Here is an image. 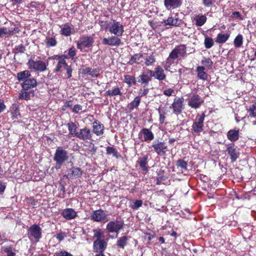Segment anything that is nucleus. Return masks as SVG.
Wrapping results in <instances>:
<instances>
[{"label": "nucleus", "mask_w": 256, "mask_h": 256, "mask_svg": "<svg viewBox=\"0 0 256 256\" xmlns=\"http://www.w3.org/2000/svg\"><path fill=\"white\" fill-rule=\"evenodd\" d=\"M37 82L35 78H29L26 80L22 82V86L24 90H28L31 88L36 87Z\"/></svg>", "instance_id": "nucleus-22"}, {"label": "nucleus", "mask_w": 256, "mask_h": 256, "mask_svg": "<svg viewBox=\"0 0 256 256\" xmlns=\"http://www.w3.org/2000/svg\"><path fill=\"white\" fill-rule=\"evenodd\" d=\"M2 250L7 254L6 256H15L16 255V250L11 246L2 247Z\"/></svg>", "instance_id": "nucleus-36"}, {"label": "nucleus", "mask_w": 256, "mask_h": 256, "mask_svg": "<svg viewBox=\"0 0 256 256\" xmlns=\"http://www.w3.org/2000/svg\"><path fill=\"white\" fill-rule=\"evenodd\" d=\"M68 55L72 58H73L74 56H75V55H76V50H75V48L74 47L70 48L69 49Z\"/></svg>", "instance_id": "nucleus-63"}, {"label": "nucleus", "mask_w": 256, "mask_h": 256, "mask_svg": "<svg viewBox=\"0 0 256 256\" xmlns=\"http://www.w3.org/2000/svg\"><path fill=\"white\" fill-rule=\"evenodd\" d=\"M230 34H218L216 38V42L218 44H222L226 42L229 38Z\"/></svg>", "instance_id": "nucleus-31"}, {"label": "nucleus", "mask_w": 256, "mask_h": 256, "mask_svg": "<svg viewBox=\"0 0 256 256\" xmlns=\"http://www.w3.org/2000/svg\"><path fill=\"white\" fill-rule=\"evenodd\" d=\"M62 216L66 220H71L76 218L77 216V213L74 209L72 208H67L62 210Z\"/></svg>", "instance_id": "nucleus-19"}, {"label": "nucleus", "mask_w": 256, "mask_h": 256, "mask_svg": "<svg viewBox=\"0 0 256 256\" xmlns=\"http://www.w3.org/2000/svg\"><path fill=\"white\" fill-rule=\"evenodd\" d=\"M102 44L110 46H118L121 44V40L116 36H111L102 40Z\"/></svg>", "instance_id": "nucleus-15"}, {"label": "nucleus", "mask_w": 256, "mask_h": 256, "mask_svg": "<svg viewBox=\"0 0 256 256\" xmlns=\"http://www.w3.org/2000/svg\"><path fill=\"white\" fill-rule=\"evenodd\" d=\"M152 77V74L148 72V74L142 73L139 76L138 82L142 84H148L151 80Z\"/></svg>", "instance_id": "nucleus-34"}, {"label": "nucleus", "mask_w": 256, "mask_h": 256, "mask_svg": "<svg viewBox=\"0 0 256 256\" xmlns=\"http://www.w3.org/2000/svg\"><path fill=\"white\" fill-rule=\"evenodd\" d=\"M243 44V36L241 34H238L234 39V44L236 48H240Z\"/></svg>", "instance_id": "nucleus-44"}, {"label": "nucleus", "mask_w": 256, "mask_h": 256, "mask_svg": "<svg viewBox=\"0 0 256 256\" xmlns=\"http://www.w3.org/2000/svg\"><path fill=\"white\" fill-rule=\"evenodd\" d=\"M106 152L108 154H112L114 156H117L118 152L116 150L112 147L108 146L106 148Z\"/></svg>", "instance_id": "nucleus-54"}, {"label": "nucleus", "mask_w": 256, "mask_h": 256, "mask_svg": "<svg viewBox=\"0 0 256 256\" xmlns=\"http://www.w3.org/2000/svg\"><path fill=\"white\" fill-rule=\"evenodd\" d=\"M140 102V96H136L134 100H132L130 104H129L128 106L130 110H132L135 108H137Z\"/></svg>", "instance_id": "nucleus-40"}, {"label": "nucleus", "mask_w": 256, "mask_h": 256, "mask_svg": "<svg viewBox=\"0 0 256 256\" xmlns=\"http://www.w3.org/2000/svg\"><path fill=\"white\" fill-rule=\"evenodd\" d=\"M107 246L104 240H96L94 242L93 248L95 252H104Z\"/></svg>", "instance_id": "nucleus-14"}, {"label": "nucleus", "mask_w": 256, "mask_h": 256, "mask_svg": "<svg viewBox=\"0 0 256 256\" xmlns=\"http://www.w3.org/2000/svg\"><path fill=\"white\" fill-rule=\"evenodd\" d=\"M149 92V90L148 88H144L143 90L140 89V90L139 94L140 95V96H146Z\"/></svg>", "instance_id": "nucleus-62"}, {"label": "nucleus", "mask_w": 256, "mask_h": 256, "mask_svg": "<svg viewBox=\"0 0 256 256\" xmlns=\"http://www.w3.org/2000/svg\"><path fill=\"white\" fill-rule=\"evenodd\" d=\"M44 43L48 48L54 47L56 46L58 42L56 36L52 34L46 36L44 40Z\"/></svg>", "instance_id": "nucleus-25"}, {"label": "nucleus", "mask_w": 256, "mask_h": 256, "mask_svg": "<svg viewBox=\"0 0 256 256\" xmlns=\"http://www.w3.org/2000/svg\"><path fill=\"white\" fill-rule=\"evenodd\" d=\"M175 58H184L186 55V46L185 45L180 44L176 46L170 53Z\"/></svg>", "instance_id": "nucleus-13"}, {"label": "nucleus", "mask_w": 256, "mask_h": 256, "mask_svg": "<svg viewBox=\"0 0 256 256\" xmlns=\"http://www.w3.org/2000/svg\"><path fill=\"white\" fill-rule=\"evenodd\" d=\"M128 238L126 236H124L120 238L117 241L116 245L118 248H124L126 245Z\"/></svg>", "instance_id": "nucleus-47"}, {"label": "nucleus", "mask_w": 256, "mask_h": 256, "mask_svg": "<svg viewBox=\"0 0 256 256\" xmlns=\"http://www.w3.org/2000/svg\"><path fill=\"white\" fill-rule=\"evenodd\" d=\"M176 59L170 54L166 61L163 62V66L166 70H168L171 66L174 64Z\"/></svg>", "instance_id": "nucleus-33"}, {"label": "nucleus", "mask_w": 256, "mask_h": 256, "mask_svg": "<svg viewBox=\"0 0 256 256\" xmlns=\"http://www.w3.org/2000/svg\"><path fill=\"white\" fill-rule=\"evenodd\" d=\"M239 134L238 129L230 130L227 133V138L231 142H236L239 138Z\"/></svg>", "instance_id": "nucleus-24"}, {"label": "nucleus", "mask_w": 256, "mask_h": 256, "mask_svg": "<svg viewBox=\"0 0 256 256\" xmlns=\"http://www.w3.org/2000/svg\"><path fill=\"white\" fill-rule=\"evenodd\" d=\"M48 64V60L42 61L41 60H30L28 62V66L30 69L40 72L45 71Z\"/></svg>", "instance_id": "nucleus-1"}, {"label": "nucleus", "mask_w": 256, "mask_h": 256, "mask_svg": "<svg viewBox=\"0 0 256 256\" xmlns=\"http://www.w3.org/2000/svg\"><path fill=\"white\" fill-rule=\"evenodd\" d=\"M142 200H136L134 204L131 206V208L133 210H138L142 206Z\"/></svg>", "instance_id": "nucleus-52"}, {"label": "nucleus", "mask_w": 256, "mask_h": 256, "mask_svg": "<svg viewBox=\"0 0 256 256\" xmlns=\"http://www.w3.org/2000/svg\"><path fill=\"white\" fill-rule=\"evenodd\" d=\"M13 34V30H8L7 28L3 27L0 28V37H3L6 34Z\"/></svg>", "instance_id": "nucleus-51"}, {"label": "nucleus", "mask_w": 256, "mask_h": 256, "mask_svg": "<svg viewBox=\"0 0 256 256\" xmlns=\"http://www.w3.org/2000/svg\"><path fill=\"white\" fill-rule=\"evenodd\" d=\"M60 34L64 36H70L72 34V28L68 24H64L62 27Z\"/></svg>", "instance_id": "nucleus-37"}, {"label": "nucleus", "mask_w": 256, "mask_h": 256, "mask_svg": "<svg viewBox=\"0 0 256 256\" xmlns=\"http://www.w3.org/2000/svg\"><path fill=\"white\" fill-rule=\"evenodd\" d=\"M204 66H198L196 68V71L198 73V78L202 80H206L208 78V74L204 72Z\"/></svg>", "instance_id": "nucleus-32"}, {"label": "nucleus", "mask_w": 256, "mask_h": 256, "mask_svg": "<svg viewBox=\"0 0 256 256\" xmlns=\"http://www.w3.org/2000/svg\"><path fill=\"white\" fill-rule=\"evenodd\" d=\"M249 116L256 118V102L250 105L248 108H246Z\"/></svg>", "instance_id": "nucleus-45"}, {"label": "nucleus", "mask_w": 256, "mask_h": 256, "mask_svg": "<svg viewBox=\"0 0 256 256\" xmlns=\"http://www.w3.org/2000/svg\"><path fill=\"white\" fill-rule=\"evenodd\" d=\"M139 136H142V141L149 142L154 138V134L148 128H142L138 134Z\"/></svg>", "instance_id": "nucleus-16"}, {"label": "nucleus", "mask_w": 256, "mask_h": 256, "mask_svg": "<svg viewBox=\"0 0 256 256\" xmlns=\"http://www.w3.org/2000/svg\"><path fill=\"white\" fill-rule=\"evenodd\" d=\"M202 66H204L206 70H210L212 68L213 62L212 60L209 58H204L202 60Z\"/></svg>", "instance_id": "nucleus-42"}, {"label": "nucleus", "mask_w": 256, "mask_h": 256, "mask_svg": "<svg viewBox=\"0 0 256 256\" xmlns=\"http://www.w3.org/2000/svg\"><path fill=\"white\" fill-rule=\"evenodd\" d=\"M206 117L205 113L203 112L201 114H198L192 125V130L193 132L200 134L204 128V122Z\"/></svg>", "instance_id": "nucleus-2"}, {"label": "nucleus", "mask_w": 256, "mask_h": 256, "mask_svg": "<svg viewBox=\"0 0 256 256\" xmlns=\"http://www.w3.org/2000/svg\"><path fill=\"white\" fill-rule=\"evenodd\" d=\"M82 74H89L93 78H96L100 74V70L98 68H86L82 70Z\"/></svg>", "instance_id": "nucleus-30"}, {"label": "nucleus", "mask_w": 256, "mask_h": 256, "mask_svg": "<svg viewBox=\"0 0 256 256\" xmlns=\"http://www.w3.org/2000/svg\"><path fill=\"white\" fill-rule=\"evenodd\" d=\"M156 62V59L155 56L153 54H152L146 57L144 63L146 66H151L154 65Z\"/></svg>", "instance_id": "nucleus-39"}, {"label": "nucleus", "mask_w": 256, "mask_h": 256, "mask_svg": "<svg viewBox=\"0 0 256 256\" xmlns=\"http://www.w3.org/2000/svg\"><path fill=\"white\" fill-rule=\"evenodd\" d=\"M109 32L114 36H120L124 32V28L121 23L114 20L109 28Z\"/></svg>", "instance_id": "nucleus-8"}, {"label": "nucleus", "mask_w": 256, "mask_h": 256, "mask_svg": "<svg viewBox=\"0 0 256 256\" xmlns=\"http://www.w3.org/2000/svg\"><path fill=\"white\" fill-rule=\"evenodd\" d=\"M124 222L120 220H112L110 221L106 224V230L110 232L118 233L120 229L124 226Z\"/></svg>", "instance_id": "nucleus-11"}, {"label": "nucleus", "mask_w": 256, "mask_h": 256, "mask_svg": "<svg viewBox=\"0 0 256 256\" xmlns=\"http://www.w3.org/2000/svg\"><path fill=\"white\" fill-rule=\"evenodd\" d=\"M94 238L96 240H102L104 238V232L100 228H96L94 230Z\"/></svg>", "instance_id": "nucleus-49"}, {"label": "nucleus", "mask_w": 256, "mask_h": 256, "mask_svg": "<svg viewBox=\"0 0 256 256\" xmlns=\"http://www.w3.org/2000/svg\"><path fill=\"white\" fill-rule=\"evenodd\" d=\"M122 92L118 88H115L112 90H109L106 91L104 93L105 96H121Z\"/></svg>", "instance_id": "nucleus-38"}, {"label": "nucleus", "mask_w": 256, "mask_h": 256, "mask_svg": "<svg viewBox=\"0 0 256 256\" xmlns=\"http://www.w3.org/2000/svg\"><path fill=\"white\" fill-rule=\"evenodd\" d=\"M227 152L230 156L232 162L236 161L239 156V152L236 151L234 144L228 146Z\"/></svg>", "instance_id": "nucleus-23"}, {"label": "nucleus", "mask_w": 256, "mask_h": 256, "mask_svg": "<svg viewBox=\"0 0 256 256\" xmlns=\"http://www.w3.org/2000/svg\"><path fill=\"white\" fill-rule=\"evenodd\" d=\"M29 238H32L38 241L42 238V229L38 224H34L31 226L28 230Z\"/></svg>", "instance_id": "nucleus-10"}, {"label": "nucleus", "mask_w": 256, "mask_h": 256, "mask_svg": "<svg viewBox=\"0 0 256 256\" xmlns=\"http://www.w3.org/2000/svg\"><path fill=\"white\" fill-rule=\"evenodd\" d=\"M204 44L206 48H210L214 46V40L212 38L206 36L204 39Z\"/></svg>", "instance_id": "nucleus-50"}, {"label": "nucleus", "mask_w": 256, "mask_h": 256, "mask_svg": "<svg viewBox=\"0 0 256 256\" xmlns=\"http://www.w3.org/2000/svg\"><path fill=\"white\" fill-rule=\"evenodd\" d=\"M207 18L206 15H196L193 20V22L198 26H202L206 22Z\"/></svg>", "instance_id": "nucleus-26"}, {"label": "nucleus", "mask_w": 256, "mask_h": 256, "mask_svg": "<svg viewBox=\"0 0 256 256\" xmlns=\"http://www.w3.org/2000/svg\"><path fill=\"white\" fill-rule=\"evenodd\" d=\"M68 157L67 152L62 147H58L56 150L54 159L57 164H59V168H60L62 164L68 160Z\"/></svg>", "instance_id": "nucleus-4"}, {"label": "nucleus", "mask_w": 256, "mask_h": 256, "mask_svg": "<svg viewBox=\"0 0 256 256\" xmlns=\"http://www.w3.org/2000/svg\"><path fill=\"white\" fill-rule=\"evenodd\" d=\"M31 76V73L29 70H25L17 74L16 78L19 82H24Z\"/></svg>", "instance_id": "nucleus-28"}, {"label": "nucleus", "mask_w": 256, "mask_h": 256, "mask_svg": "<svg viewBox=\"0 0 256 256\" xmlns=\"http://www.w3.org/2000/svg\"><path fill=\"white\" fill-rule=\"evenodd\" d=\"M184 99L182 98H175L170 106L173 110V112L176 115L181 114L184 108Z\"/></svg>", "instance_id": "nucleus-9"}, {"label": "nucleus", "mask_w": 256, "mask_h": 256, "mask_svg": "<svg viewBox=\"0 0 256 256\" xmlns=\"http://www.w3.org/2000/svg\"><path fill=\"white\" fill-rule=\"evenodd\" d=\"M231 18H238L240 20H242L244 17L239 12H234L232 14Z\"/></svg>", "instance_id": "nucleus-56"}, {"label": "nucleus", "mask_w": 256, "mask_h": 256, "mask_svg": "<svg viewBox=\"0 0 256 256\" xmlns=\"http://www.w3.org/2000/svg\"><path fill=\"white\" fill-rule=\"evenodd\" d=\"M152 146L154 151L160 156L165 155L168 150V146L164 142L154 141L152 142Z\"/></svg>", "instance_id": "nucleus-6"}, {"label": "nucleus", "mask_w": 256, "mask_h": 256, "mask_svg": "<svg viewBox=\"0 0 256 256\" xmlns=\"http://www.w3.org/2000/svg\"><path fill=\"white\" fill-rule=\"evenodd\" d=\"M215 0H203L202 3L206 6H210L214 3Z\"/></svg>", "instance_id": "nucleus-60"}, {"label": "nucleus", "mask_w": 256, "mask_h": 256, "mask_svg": "<svg viewBox=\"0 0 256 256\" xmlns=\"http://www.w3.org/2000/svg\"><path fill=\"white\" fill-rule=\"evenodd\" d=\"M92 134L90 130L85 128L80 130L76 135V137L82 140H90L92 138Z\"/></svg>", "instance_id": "nucleus-18"}, {"label": "nucleus", "mask_w": 256, "mask_h": 256, "mask_svg": "<svg viewBox=\"0 0 256 256\" xmlns=\"http://www.w3.org/2000/svg\"><path fill=\"white\" fill-rule=\"evenodd\" d=\"M174 90L171 88L166 89L163 91V94L167 96H170L174 94Z\"/></svg>", "instance_id": "nucleus-57"}, {"label": "nucleus", "mask_w": 256, "mask_h": 256, "mask_svg": "<svg viewBox=\"0 0 256 256\" xmlns=\"http://www.w3.org/2000/svg\"><path fill=\"white\" fill-rule=\"evenodd\" d=\"M177 165L178 167H180L182 169L186 170L187 168V162L184 160H178L177 162Z\"/></svg>", "instance_id": "nucleus-55"}, {"label": "nucleus", "mask_w": 256, "mask_h": 256, "mask_svg": "<svg viewBox=\"0 0 256 256\" xmlns=\"http://www.w3.org/2000/svg\"><path fill=\"white\" fill-rule=\"evenodd\" d=\"M164 23L166 26H180L182 22V20H180L178 18V14H176L174 17L170 16L168 19L164 20Z\"/></svg>", "instance_id": "nucleus-17"}, {"label": "nucleus", "mask_w": 256, "mask_h": 256, "mask_svg": "<svg viewBox=\"0 0 256 256\" xmlns=\"http://www.w3.org/2000/svg\"><path fill=\"white\" fill-rule=\"evenodd\" d=\"M108 214L102 209L94 210L91 214V220L96 222H105L108 221Z\"/></svg>", "instance_id": "nucleus-5"}, {"label": "nucleus", "mask_w": 256, "mask_h": 256, "mask_svg": "<svg viewBox=\"0 0 256 256\" xmlns=\"http://www.w3.org/2000/svg\"><path fill=\"white\" fill-rule=\"evenodd\" d=\"M143 54L140 53L136 54L131 56L128 64L130 65H132L135 63L138 62L140 59L142 57Z\"/></svg>", "instance_id": "nucleus-41"}, {"label": "nucleus", "mask_w": 256, "mask_h": 256, "mask_svg": "<svg viewBox=\"0 0 256 256\" xmlns=\"http://www.w3.org/2000/svg\"><path fill=\"white\" fill-rule=\"evenodd\" d=\"M66 126L69 131L68 136L70 137L76 136L78 132H77L78 126L73 122H70L66 124Z\"/></svg>", "instance_id": "nucleus-29"}, {"label": "nucleus", "mask_w": 256, "mask_h": 256, "mask_svg": "<svg viewBox=\"0 0 256 256\" xmlns=\"http://www.w3.org/2000/svg\"><path fill=\"white\" fill-rule=\"evenodd\" d=\"M139 164L143 170L146 172L148 171V169L146 166L148 164V157L144 156L140 158L139 160Z\"/></svg>", "instance_id": "nucleus-48"}, {"label": "nucleus", "mask_w": 256, "mask_h": 256, "mask_svg": "<svg viewBox=\"0 0 256 256\" xmlns=\"http://www.w3.org/2000/svg\"><path fill=\"white\" fill-rule=\"evenodd\" d=\"M124 82L128 84V86H131L132 84H136L135 77L130 75H125Z\"/></svg>", "instance_id": "nucleus-46"}, {"label": "nucleus", "mask_w": 256, "mask_h": 256, "mask_svg": "<svg viewBox=\"0 0 256 256\" xmlns=\"http://www.w3.org/2000/svg\"><path fill=\"white\" fill-rule=\"evenodd\" d=\"M158 114L160 115V119H159L160 123V124H163L164 122V120L166 119V116H165L166 113L164 112H162L160 108H158Z\"/></svg>", "instance_id": "nucleus-53"}, {"label": "nucleus", "mask_w": 256, "mask_h": 256, "mask_svg": "<svg viewBox=\"0 0 256 256\" xmlns=\"http://www.w3.org/2000/svg\"><path fill=\"white\" fill-rule=\"evenodd\" d=\"M66 235L64 232H59L56 236V238L60 241H62Z\"/></svg>", "instance_id": "nucleus-64"}, {"label": "nucleus", "mask_w": 256, "mask_h": 256, "mask_svg": "<svg viewBox=\"0 0 256 256\" xmlns=\"http://www.w3.org/2000/svg\"><path fill=\"white\" fill-rule=\"evenodd\" d=\"M147 72L152 74L154 78L158 80H163L166 78V74L164 70L160 66H156L154 71L147 70Z\"/></svg>", "instance_id": "nucleus-12"}, {"label": "nucleus", "mask_w": 256, "mask_h": 256, "mask_svg": "<svg viewBox=\"0 0 256 256\" xmlns=\"http://www.w3.org/2000/svg\"><path fill=\"white\" fill-rule=\"evenodd\" d=\"M93 132L97 136H100L104 133V125L98 121L93 122Z\"/></svg>", "instance_id": "nucleus-27"}, {"label": "nucleus", "mask_w": 256, "mask_h": 256, "mask_svg": "<svg viewBox=\"0 0 256 256\" xmlns=\"http://www.w3.org/2000/svg\"><path fill=\"white\" fill-rule=\"evenodd\" d=\"M72 100H67L65 102L64 106H62V110H66L67 108L72 107Z\"/></svg>", "instance_id": "nucleus-59"}, {"label": "nucleus", "mask_w": 256, "mask_h": 256, "mask_svg": "<svg viewBox=\"0 0 256 256\" xmlns=\"http://www.w3.org/2000/svg\"><path fill=\"white\" fill-rule=\"evenodd\" d=\"M182 4V0H164V5L168 10L179 8Z\"/></svg>", "instance_id": "nucleus-20"}, {"label": "nucleus", "mask_w": 256, "mask_h": 256, "mask_svg": "<svg viewBox=\"0 0 256 256\" xmlns=\"http://www.w3.org/2000/svg\"><path fill=\"white\" fill-rule=\"evenodd\" d=\"M82 106L80 104H76L72 108V112L75 114H78L80 110H82Z\"/></svg>", "instance_id": "nucleus-58"}, {"label": "nucleus", "mask_w": 256, "mask_h": 256, "mask_svg": "<svg viewBox=\"0 0 256 256\" xmlns=\"http://www.w3.org/2000/svg\"><path fill=\"white\" fill-rule=\"evenodd\" d=\"M82 172L81 169L77 167H72L68 170V176L70 178H78L82 176Z\"/></svg>", "instance_id": "nucleus-21"}, {"label": "nucleus", "mask_w": 256, "mask_h": 256, "mask_svg": "<svg viewBox=\"0 0 256 256\" xmlns=\"http://www.w3.org/2000/svg\"><path fill=\"white\" fill-rule=\"evenodd\" d=\"M187 101L188 106L194 109L199 108L204 102L203 98L196 94H190Z\"/></svg>", "instance_id": "nucleus-3"}, {"label": "nucleus", "mask_w": 256, "mask_h": 256, "mask_svg": "<svg viewBox=\"0 0 256 256\" xmlns=\"http://www.w3.org/2000/svg\"><path fill=\"white\" fill-rule=\"evenodd\" d=\"M94 42V39L92 36H84L77 42V48L80 50L84 48H89L92 46Z\"/></svg>", "instance_id": "nucleus-7"}, {"label": "nucleus", "mask_w": 256, "mask_h": 256, "mask_svg": "<svg viewBox=\"0 0 256 256\" xmlns=\"http://www.w3.org/2000/svg\"><path fill=\"white\" fill-rule=\"evenodd\" d=\"M68 65V64L64 59L60 60L56 67V68L54 69V72H58L60 71L62 68H66Z\"/></svg>", "instance_id": "nucleus-43"}, {"label": "nucleus", "mask_w": 256, "mask_h": 256, "mask_svg": "<svg viewBox=\"0 0 256 256\" xmlns=\"http://www.w3.org/2000/svg\"><path fill=\"white\" fill-rule=\"evenodd\" d=\"M34 95V92H26V90H22L19 94L18 98L20 100H29L31 96Z\"/></svg>", "instance_id": "nucleus-35"}, {"label": "nucleus", "mask_w": 256, "mask_h": 256, "mask_svg": "<svg viewBox=\"0 0 256 256\" xmlns=\"http://www.w3.org/2000/svg\"><path fill=\"white\" fill-rule=\"evenodd\" d=\"M66 70V74L68 75V78H70L72 77V69L70 66L68 65L66 68H64Z\"/></svg>", "instance_id": "nucleus-61"}]
</instances>
